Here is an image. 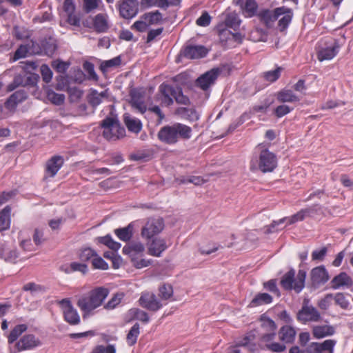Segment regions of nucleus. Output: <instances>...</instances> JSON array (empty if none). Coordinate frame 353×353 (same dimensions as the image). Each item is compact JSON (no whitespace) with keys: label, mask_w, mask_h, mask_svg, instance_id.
<instances>
[{"label":"nucleus","mask_w":353,"mask_h":353,"mask_svg":"<svg viewBox=\"0 0 353 353\" xmlns=\"http://www.w3.org/2000/svg\"><path fill=\"white\" fill-rule=\"evenodd\" d=\"M83 68L88 73V78L90 79H92L94 81H97L98 79L97 74H96V72L94 71V65L92 63L85 61L83 64Z\"/></svg>","instance_id":"obj_55"},{"label":"nucleus","mask_w":353,"mask_h":353,"mask_svg":"<svg viewBox=\"0 0 353 353\" xmlns=\"http://www.w3.org/2000/svg\"><path fill=\"white\" fill-rule=\"evenodd\" d=\"M159 293L162 299L167 300L173 294L172 288L170 285H163L159 288Z\"/></svg>","instance_id":"obj_60"},{"label":"nucleus","mask_w":353,"mask_h":353,"mask_svg":"<svg viewBox=\"0 0 353 353\" xmlns=\"http://www.w3.org/2000/svg\"><path fill=\"white\" fill-rule=\"evenodd\" d=\"M139 334V325L135 323L129 331L127 335V342L130 345H133L136 343L137 337Z\"/></svg>","instance_id":"obj_48"},{"label":"nucleus","mask_w":353,"mask_h":353,"mask_svg":"<svg viewBox=\"0 0 353 353\" xmlns=\"http://www.w3.org/2000/svg\"><path fill=\"white\" fill-rule=\"evenodd\" d=\"M139 301L143 307L152 311H157L162 307L161 303L159 302L157 296L152 293H143Z\"/></svg>","instance_id":"obj_14"},{"label":"nucleus","mask_w":353,"mask_h":353,"mask_svg":"<svg viewBox=\"0 0 353 353\" xmlns=\"http://www.w3.org/2000/svg\"><path fill=\"white\" fill-rule=\"evenodd\" d=\"M311 279L315 284H324L329 280V274L324 266H319L311 271Z\"/></svg>","instance_id":"obj_20"},{"label":"nucleus","mask_w":353,"mask_h":353,"mask_svg":"<svg viewBox=\"0 0 353 353\" xmlns=\"http://www.w3.org/2000/svg\"><path fill=\"white\" fill-rule=\"evenodd\" d=\"M305 278L306 272L304 270H299L295 276V270L291 269L282 276L281 285L285 290H293L299 293L305 287Z\"/></svg>","instance_id":"obj_3"},{"label":"nucleus","mask_w":353,"mask_h":353,"mask_svg":"<svg viewBox=\"0 0 353 353\" xmlns=\"http://www.w3.org/2000/svg\"><path fill=\"white\" fill-rule=\"evenodd\" d=\"M293 108L286 104L278 105L274 110L275 115L281 118L293 110Z\"/></svg>","instance_id":"obj_52"},{"label":"nucleus","mask_w":353,"mask_h":353,"mask_svg":"<svg viewBox=\"0 0 353 353\" xmlns=\"http://www.w3.org/2000/svg\"><path fill=\"white\" fill-rule=\"evenodd\" d=\"M333 299L337 305H340L343 309H346L349 306V301L346 299L343 293H337L335 295L333 294Z\"/></svg>","instance_id":"obj_57"},{"label":"nucleus","mask_w":353,"mask_h":353,"mask_svg":"<svg viewBox=\"0 0 353 353\" xmlns=\"http://www.w3.org/2000/svg\"><path fill=\"white\" fill-rule=\"evenodd\" d=\"M272 296L268 293H258L251 301V307H257L263 305L270 304L272 302Z\"/></svg>","instance_id":"obj_37"},{"label":"nucleus","mask_w":353,"mask_h":353,"mask_svg":"<svg viewBox=\"0 0 353 353\" xmlns=\"http://www.w3.org/2000/svg\"><path fill=\"white\" fill-rule=\"evenodd\" d=\"M92 264L95 269L105 270L108 269V264L98 254L92 259Z\"/></svg>","instance_id":"obj_54"},{"label":"nucleus","mask_w":353,"mask_h":353,"mask_svg":"<svg viewBox=\"0 0 353 353\" xmlns=\"http://www.w3.org/2000/svg\"><path fill=\"white\" fill-rule=\"evenodd\" d=\"M258 6L254 0H246L241 6L243 14L245 17H252L256 14Z\"/></svg>","instance_id":"obj_39"},{"label":"nucleus","mask_w":353,"mask_h":353,"mask_svg":"<svg viewBox=\"0 0 353 353\" xmlns=\"http://www.w3.org/2000/svg\"><path fill=\"white\" fill-rule=\"evenodd\" d=\"M320 210L319 205H313L306 208L301 209L297 213L289 217H284L279 221H274L272 223L269 225L265 232L272 233L276 231L275 228L281 224L286 223V225L294 224L296 222L304 220L306 217L312 216L315 213Z\"/></svg>","instance_id":"obj_2"},{"label":"nucleus","mask_w":353,"mask_h":353,"mask_svg":"<svg viewBox=\"0 0 353 353\" xmlns=\"http://www.w3.org/2000/svg\"><path fill=\"white\" fill-rule=\"evenodd\" d=\"M211 17L207 12H203L202 14L196 19V23L199 26L206 27L210 25Z\"/></svg>","instance_id":"obj_59"},{"label":"nucleus","mask_w":353,"mask_h":353,"mask_svg":"<svg viewBox=\"0 0 353 353\" xmlns=\"http://www.w3.org/2000/svg\"><path fill=\"white\" fill-rule=\"evenodd\" d=\"M101 126L103 128V136L108 140H116L125 135L124 128L120 125L116 117H107L103 120Z\"/></svg>","instance_id":"obj_5"},{"label":"nucleus","mask_w":353,"mask_h":353,"mask_svg":"<svg viewBox=\"0 0 353 353\" xmlns=\"http://www.w3.org/2000/svg\"><path fill=\"white\" fill-rule=\"evenodd\" d=\"M93 28L99 33L105 32L109 29L108 17L106 14L99 13L92 19Z\"/></svg>","instance_id":"obj_22"},{"label":"nucleus","mask_w":353,"mask_h":353,"mask_svg":"<svg viewBox=\"0 0 353 353\" xmlns=\"http://www.w3.org/2000/svg\"><path fill=\"white\" fill-rule=\"evenodd\" d=\"M0 256L7 262L14 263L19 254L15 249H3L0 253Z\"/></svg>","instance_id":"obj_44"},{"label":"nucleus","mask_w":353,"mask_h":353,"mask_svg":"<svg viewBox=\"0 0 353 353\" xmlns=\"http://www.w3.org/2000/svg\"><path fill=\"white\" fill-rule=\"evenodd\" d=\"M102 3V0H83L82 8L85 13H91L98 10Z\"/></svg>","instance_id":"obj_42"},{"label":"nucleus","mask_w":353,"mask_h":353,"mask_svg":"<svg viewBox=\"0 0 353 353\" xmlns=\"http://www.w3.org/2000/svg\"><path fill=\"white\" fill-rule=\"evenodd\" d=\"M40 341L34 334H28L24 335L16 343L17 350L21 352L23 350H31L39 346Z\"/></svg>","instance_id":"obj_15"},{"label":"nucleus","mask_w":353,"mask_h":353,"mask_svg":"<svg viewBox=\"0 0 353 353\" xmlns=\"http://www.w3.org/2000/svg\"><path fill=\"white\" fill-rule=\"evenodd\" d=\"M10 214L11 208L9 205L6 206L0 212V232L8 230L10 226Z\"/></svg>","instance_id":"obj_34"},{"label":"nucleus","mask_w":353,"mask_h":353,"mask_svg":"<svg viewBox=\"0 0 353 353\" xmlns=\"http://www.w3.org/2000/svg\"><path fill=\"white\" fill-rule=\"evenodd\" d=\"M276 101L279 103H296L300 101V98L292 90L284 88L277 92L276 94Z\"/></svg>","instance_id":"obj_23"},{"label":"nucleus","mask_w":353,"mask_h":353,"mask_svg":"<svg viewBox=\"0 0 353 353\" xmlns=\"http://www.w3.org/2000/svg\"><path fill=\"white\" fill-rule=\"evenodd\" d=\"M26 98L27 94L24 90H17L6 101V105L9 109H13Z\"/></svg>","instance_id":"obj_30"},{"label":"nucleus","mask_w":353,"mask_h":353,"mask_svg":"<svg viewBox=\"0 0 353 353\" xmlns=\"http://www.w3.org/2000/svg\"><path fill=\"white\" fill-rule=\"evenodd\" d=\"M121 63V59L120 57H116L113 59L103 61L100 65V69L103 73H105L107 72L109 69L119 66Z\"/></svg>","instance_id":"obj_45"},{"label":"nucleus","mask_w":353,"mask_h":353,"mask_svg":"<svg viewBox=\"0 0 353 353\" xmlns=\"http://www.w3.org/2000/svg\"><path fill=\"white\" fill-rule=\"evenodd\" d=\"M334 327L330 325H316L312 328V334L316 339H322L334 334Z\"/></svg>","instance_id":"obj_28"},{"label":"nucleus","mask_w":353,"mask_h":353,"mask_svg":"<svg viewBox=\"0 0 353 353\" xmlns=\"http://www.w3.org/2000/svg\"><path fill=\"white\" fill-rule=\"evenodd\" d=\"M336 343L335 340L327 339L323 343H319L321 353L323 352H328V353L334 352V347Z\"/></svg>","instance_id":"obj_50"},{"label":"nucleus","mask_w":353,"mask_h":353,"mask_svg":"<svg viewBox=\"0 0 353 353\" xmlns=\"http://www.w3.org/2000/svg\"><path fill=\"white\" fill-rule=\"evenodd\" d=\"M261 326L267 332L276 331V325L275 322L270 318L261 317Z\"/></svg>","instance_id":"obj_53"},{"label":"nucleus","mask_w":353,"mask_h":353,"mask_svg":"<svg viewBox=\"0 0 353 353\" xmlns=\"http://www.w3.org/2000/svg\"><path fill=\"white\" fill-rule=\"evenodd\" d=\"M284 10V6L273 10H264L260 12L259 15L267 26H271L272 23L281 17V13H283L282 11Z\"/></svg>","instance_id":"obj_18"},{"label":"nucleus","mask_w":353,"mask_h":353,"mask_svg":"<svg viewBox=\"0 0 353 353\" xmlns=\"http://www.w3.org/2000/svg\"><path fill=\"white\" fill-rule=\"evenodd\" d=\"M97 256V252L95 250L90 248H85L81 250L79 254V259L82 261H88L91 259L94 258Z\"/></svg>","instance_id":"obj_49"},{"label":"nucleus","mask_w":353,"mask_h":353,"mask_svg":"<svg viewBox=\"0 0 353 353\" xmlns=\"http://www.w3.org/2000/svg\"><path fill=\"white\" fill-rule=\"evenodd\" d=\"M296 335L295 328L290 325L283 326L279 330L280 339L287 343H293Z\"/></svg>","instance_id":"obj_29"},{"label":"nucleus","mask_w":353,"mask_h":353,"mask_svg":"<svg viewBox=\"0 0 353 353\" xmlns=\"http://www.w3.org/2000/svg\"><path fill=\"white\" fill-rule=\"evenodd\" d=\"M263 287L267 290L276 294L277 295L279 294V291L276 285V282L275 280L272 279L263 283Z\"/></svg>","instance_id":"obj_64"},{"label":"nucleus","mask_w":353,"mask_h":353,"mask_svg":"<svg viewBox=\"0 0 353 353\" xmlns=\"http://www.w3.org/2000/svg\"><path fill=\"white\" fill-rule=\"evenodd\" d=\"M77 305L83 312L84 316L90 314L95 309L98 308L88 294L79 298Z\"/></svg>","instance_id":"obj_19"},{"label":"nucleus","mask_w":353,"mask_h":353,"mask_svg":"<svg viewBox=\"0 0 353 353\" xmlns=\"http://www.w3.org/2000/svg\"><path fill=\"white\" fill-rule=\"evenodd\" d=\"M52 68L60 73H64L68 70L69 65L64 61L55 60L52 63Z\"/></svg>","instance_id":"obj_61"},{"label":"nucleus","mask_w":353,"mask_h":353,"mask_svg":"<svg viewBox=\"0 0 353 353\" xmlns=\"http://www.w3.org/2000/svg\"><path fill=\"white\" fill-rule=\"evenodd\" d=\"M255 339L254 331L248 333L241 340L237 342V346H248Z\"/></svg>","instance_id":"obj_58"},{"label":"nucleus","mask_w":353,"mask_h":353,"mask_svg":"<svg viewBox=\"0 0 353 353\" xmlns=\"http://www.w3.org/2000/svg\"><path fill=\"white\" fill-rule=\"evenodd\" d=\"M340 46L336 40L329 39L320 44L317 57L320 61L332 59L339 52Z\"/></svg>","instance_id":"obj_6"},{"label":"nucleus","mask_w":353,"mask_h":353,"mask_svg":"<svg viewBox=\"0 0 353 353\" xmlns=\"http://www.w3.org/2000/svg\"><path fill=\"white\" fill-rule=\"evenodd\" d=\"M124 123L129 131L134 133H139L142 128V123L141 121L130 115L128 113H125L123 115Z\"/></svg>","instance_id":"obj_27"},{"label":"nucleus","mask_w":353,"mask_h":353,"mask_svg":"<svg viewBox=\"0 0 353 353\" xmlns=\"http://www.w3.org/2000/svg\"><path fill=\"white\" fill-rule=\"evenodd\" d=\"M108 97L109 92L108 90L99 92L97 90L92 89L88 96V101L93 107H96L107 99Z\"/></svg>","instance_id":"obj_31"},{"label":"nucleus","mask_w":353,"mask_h":353,"mask_svg":"<svg viewBox=\"0 0 353 353\" xmlns=\"http://www.w3.org/2000/svg\"><path fill=\"white\" fill-rule=\"evenodd\" d=\"M166 248L167 245L163 239H154L149 245L148 254L154 256L159 257Z\"/></svg>","instance_id":"obj_26"},{"label":"nucleus","mask_w":353,"mask_h":353,"mask_svg":"<svg viewBox=\"0 0 353 353\" xmlns=\"http://www.w3.org/2000/svg\"><path fill=\"white\" fill-rule=\"evenodd\" d=\"M174 87L163 83L159 87V92L157 95V100L165 106H170L174 102Z\"/></svg>","instance_id":"obj_9"},{"label":"nucleus","mask_w":353,"mask_h":353,"mask_svg":"<svg viewBox=\"0 0 353 353\" xmlns=\"http://www.w3.org/2000/svg\"><path fill=\"white\" fill-rule=\"evenodd\" d=\"M47 98L53 104L57 105H61L65 101V96L63 94L56 93L53 90L48 91Z\"/></svg>","instance_id":"obj_46"},{"label":"nucleus","mask_w":353,"mask_h":353,"mask_svg":"<svg viewBox=\"0 0 353 353\" xmlns=\"http://www.w3.org/2000/svg\"><path fill=\"white\" fill-rule=\"evenodd\" d=\"M159 139L166 144L173 145L179 140H188L192 137L190 127L180 123L165 125L160 129L158 132Z\"/></svg>","instance_id":"obj_1"},{"label":"nucleus","mask_w":353,"mask_h":353,"mask_svg":"<svg viewBox=\"0 0 353 353\" xmlns=\"http://www.w3.org/2000/svg\"><path fill=\"white\" fill-rule=\"evenodd\" d=\"M128 315L131 319H136L143 323L149 322V316L148 314L140 309L138 308H132L128 312Z\"/></svg>","instance_id":"obj_41"},{"label":"nucleus","mask_w":353,"mask_h":353,"mask_svg":"<svg viewBox=\"0 0 353 353\" xmlns=\"http://www.w3.org/2000/svg\"><path fill=\"white\" fill-rule=\"evenodd\" d=\"M28 329L26 324H19L16 325L10 332L8 336V341L9 343H12L17 340V339Z\"/></svg>","instance_id":"obj_40"},{"label":"nucleus","mask_w":353,"mask_h":353,"mask_svg":"<svg viewBox=\"0 0 353 353\" xmlns=\"http://www.w3.org/2000/svg\"><path fill=\"white\" fill-rule=\"evenodd\" d=\"M40 72L43 81L49 83L52 80L53 73L48 65L42 64L40 68Z\"/></svg>","instance_id":"obj_51"},{"label":"nucleus","mask_w":353,"mask_h":353,"mask_svg":"<svg viewBox=\"0 0 353 353\" xmlns=\"http://www.w3.org/2000/svg\"><path fill=\"white\" fill-rule=\"evenodd\" d=\"M97 307H100L109 294L108 289L103 287L96 288L88 293Z\"/></svg>","instance_id":"obj_24"},{"label":"nucleus","mask_w":353,"mask_h":353,"mask_svg":"<svg viewBox=\"0 0 353 353\" xmlns=\"http://www.w3.org/2000/svg\"><path fill=\"white\" fill-rule=\"evenodd\" d=\"M142 19L145 20L148 27L152 25L160 24L163 21V16L158 10L144 14L142 16Z\"/></svg>","instance_id":"obj_38"},{"label":"nucleus","mask_w":353,"mask_h":353,"mask_svg":"<svg viewBox=\"0 0 353 353\" xmlns=\"http://www.w3.org/2000/svg\"><path fill=\"white\" fill-rule=\"evenodd\" d=\"M130 103L132 108L137 110L142 114L144 113L147 110L143 97L139 92H134L131 94Z\"/></svg>","instance_id":"obj_33"},{"label":"nucleus","mask_w":353,"mask_h":353,"mask_svg":"<svg viewBox=\"0 0 353 353\" xmlns=\"http://www.w3.org/2000/svg\"><path fill=\"white\" fill-rule=\"evenodd\" d=\"M207 53V49L203 46H188L183 50V56L188 59H200Z\"/></svg>","instance_id":"obj_17"},{"label":"nucleus","mask_w":353,"mask_h":353,"mask_svg":"<svg viewBox=\"0 0 353 353\" xmlns=\"http://www.w3.org/2000/svg\"><path fill=\"white\" fill-rule=\"evenodd\" d=\"M252 159L250 162V169L255 170L259 169L263 172H272L277 166V159L276 155L270 152L268 150H263L261 151L259 157V163Z\"/></svg>","instance_id":"obj_4"},{"label":"nucleus","mask_w":353,"mask_h":353,"mask_svg":"<svg viewBox=\"0 0 353 353\" xmlns=\"http://www.w3.org/2000/svg\"><path fill=\"white\" fill-rule=\"evenodd\" d=\"M163 227L164 224L161 219H150L143 228L141 235L143 238L150 239L160 233Z\"/></svg>","instance_id":"obj_10"},{"label":"nucleus","mask_w":353,"mask_h":353,"mask_svg":"<svg viewBox=\"0 0 353 353\" xmlns=\"http://www.w3.org/2000/svg\"><path fill=\"white\" fill-rule=\"evenodd\" d=\"M281 71L282 68L277 67L276 69L273 70H270L263 72V77L267 81L270 83H273L280 77Z\"/></svg>","instance_id":"obj_47"},{"label":"nucleus","mask_w":353,"mask_h":353,"mask_svg":"<svg viewBox=\"0 0 353 353\" xmlns=\"http://www.w3.org/2000/svg\"><path fill=\"white\" fill-rule=\"evenodd\" d=\"M64 319L70 325H77L80 323V316L77 310L73 307L68 299H63L59 302Z\"/></svg>","instance_id":"obj_7"},{"label":"nucleus","mask_w":353,"mask_h":353,"mask_svg":"<svg viewBox=\"0 0 353 353\" xmlns=\"http://www.w3.org/2000/svg\"><path fill=\"white\" fill-rule=\"evenodd\" d=\"M64 159L60 155L52 157L46 164L45 179L54 177L63 166Z\"/></svg>","instance_id":"obj_12"},{"label":"nucleus","mask_w":353,"mask_h":353,"mask_svg":"<svg viewBox=\"0 0 353 353\" xmlns=\"http://www.w3.org/2000/svg\"><path fill=\"white\" fill-rule=\"evenodd\" d=\"M133 230L134 224L130 223L126 227L115 229L114 234L120 240L127 242L132 237Z\"/></svg>","instance_id":"obj_32"},{"label":"nucleus","mask_w":353,"mask_h":353,"mask_svg":"<svg viewBox=\"0 0 353 353\" xmlns=\"http://www.w3.org/2000/svg\"><path fill=\"white\" fill-rule=\"evenodd\" d=\"M174 99L178 103L183 105H187L189 103V99L186 96H185L182 90L179 88H176L174 94Z\"/></svg>","instance_id":"obj_56"},{"label":"nucleus","mask_w":353,"mask_h":353,"mask_svg":"<svg viewBox=\"0 0 353 353\" xmlns=\"http://www.w3.org/2000/svg\"><path fill=\"white\" fill-rule=\"evenodd\" d=\"M124 296L125 294L123 292L114 294L108 303L104 305V308L108 310H114L121 303Z\"/></svg>","instance_id":"obj_43"},{"label":"nucleus","mask_w":353,"mask_h":353,"mask_svg":"<svg viewBox=\"0 0 353 353\" xmlns=\"http://www.w3.org/2000/svg\"><path fill=\"white\" fill-rule=\"evenodd\" d=\"M319 312L312 305L304 303L297 314V319L305 324L307 322H318L321 320Z\"/></svg>","instance_id":"obj_8"},{"label":"nucleus","mask_w":353,"mask_h":353,"mask_svg":"<svg viewBox=\"0 0 353 353\" xmlns=\"http://www.w3.org/2000/svg\"><path fill=\"white\" fill-rule=\"evenodd\" d=\"M352 278L345 272H341L331 281L332 288L337 290L341 288H350L352 285Z\"/></svg>","instance_id":"obj_21"},{"label":"nucleus","mask_w":353,"mask_h":353,"mask_svg":"<svg viewBox=\"0 0 353 353\" xmlns=\"http://www.w3.org/2000/svg\"><path fill=\"white\" fill-rule=\"evenodd\" d=\"M241 23L237 13L235 12H227L225 13V24L228 28L236 30Z\"/></svg>","instance_id":"obj_36"},{"label":"nucleus","mask_w":353,"mask_h":353,"mask_svg":"<svg viewBox=\"0 0 353 353\" xmlns=\"http://www.w3.org/2000/svg\"><path fill=\"white\" fill-rule=\"evenodd\" d=\"M220 73V70L218 68H214L211 70L205 72L196 80V85L203 90H206L210 86H211L216 79H217Z\"/></svg>","instance_id":"obj_13"},{"label":"nucleus","mask_w":353,"mask_h":353,"mask_svg":"<svg viewBox=\"0 0 353 353\" xmlns=\"http://www.w3.org/2000/svg\"><path fill=\"white\" fill-rule=\"evenodd\" d=\"M92 353H116V350L112 345L107 346L98 345L93 350Z\"/></svg>","instance_id":"obj_62"},{"label":"nucleus","mask_w":353,"mask_h":353,"mask_svg":"<svg viewBox=\"0 0 353 353\" xmlns=\"http://www.w3.org/2000/svg\"><path fill=\"white\" fill-rule=\"evenodd\" d=\"M139 11V2L137 0H122L119 4V13L126 19L134 17Z\"/></svg>","instance_id":"obj_11"},{"label":"nucleus","mask_w":353,"mask_h":353,"mask_svg":"<svg viewBox=\"0 0 353 353\" xmlns=\"http://www.w3.org/2000/svg\"><path fill=\"white\" fill-rule=\"evenodd\" d=\"M283 13H281V17L277 19L279 20V28L281 31L285 30L290 23L292 18V12L291 9L284 7Z\"/></svg>","instance_id":"obj_35"},{"label":"nucleus","mask_w":353,"mask_h":353,"mask_svg":"<svg viewBox=\"0 0 353 353\" xmlns=\"http://www.w3.org/2000/svg\"><path fill=\"white\" fill-rule=\"evenodd\" d=\"M219 35L220 41L225 45H232L233 42L240 43L241 41L240 33H234L228 29L220 30Z\"/></svg>","instance_id":"obj_25"},{"label":"nucleus","mask_w":353,"mask_h":353,"mask_svg":"<svg viewBox=\"0 0 353 353\" xmlns=\"http://www.w3.org/2000/svg\"><path fill=\"white\" fill-rule=\"evenodd\" d=\"M333 300V294H327L323 299L320 300L318 303L319 307L322 310H327L331 305V302Z\"/></svg>","instance_id":"obj_63"},{"label":"nucleus","mask_w":353,"mask_h":353,"mask_svg":"<svg viewBox=\"0 0 353 353\" xmlns=\"http://www.w3.org/2000/svg\"><path fill=\"white\" fill-rule=\"evenodd\" d=\"M144 250V245L141 242H131L123 248V252L128 255L131 259H136L137 256H143Z\"/></svg>","instance_id":"obj_16"}]
</instances>
